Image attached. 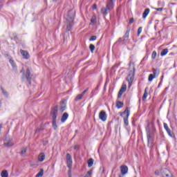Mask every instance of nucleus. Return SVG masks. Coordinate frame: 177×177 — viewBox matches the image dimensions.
<instances>
[{
	"instance_id": "nucleus-28",
	"label": "nucleus",
	"mask_w": 177,
	"mask_h": 177,
	"mask_svg": "<svg viewBox=\"0 0 177 177\" xmlns=\"http://www.w3.org/2000/svg\"><path fill=\"white\" fill-rule=\"evenodd\" d=\"M1 91H2V93L3 95H4V96H6V97H8V91H6V90L3 89V88H1Z\"/></svg>"
},
{
	"instance_id": "nucleus-45",
	"label": "nucleus",
	"mask_w": 177,
	"mask_h": 177,
	"mask_svg": "<svg viewBox=\"0 0 177 177\" xmlns=\"http://www.w3.org/2000/svg\"><path fill=\"white\" fill-rule=\"evenodd\" d=\"M155 175H160V171H158V170H156L155 171Z\"/></svg>"
},
{
	"instance_id": "nucleus-42",
	"label": "nucleus",
	"mask_w": 177,
	"mask_h": 177,
	"mask_svg": "<svg viewBox=\"0 0 177 177\" xmlns=\"http://www.w3.org/2000/svg\"><path fill=\"white\" fill-rule=\"evenodd\" d=\"M158 12H162V8H156Z\"/></svg>"
},
{
	"instance_id": "nucleus-31",
	"label": "nucleus",
	"mask_w": 177,
	"mask_h": 177,
	"mask_svg": "<svg viewBox=\"0 0 177 177\" xmlns=\"http://www.w3.org/2000/svg\"><path fill=\"white\" fill-rule=\"evenodd\" d=\"M27 153V148H22L21 151V155L24 156Z\"/></svg>"
},
{
	"instance_id": "nucleus-43",
	"label": "nucleus",
	"mask_w": 177,
	"mask_h": 177,
	"mask_svg": "<svg viewBox=\"0 0 177 177\" xmlns=\"http://www.w3.org/2000/svg\"><path fill=\"white\" fill-rule=\"evenodd\" d=\"M78 149H80V146L75 145V146L74 147V149H75V150H78Z\"/></svg>"
},
{
	"instance_id": "nucleus-17",
	"label": "nucleus",
	"mask_w": 177,
	"mask_h": 177,
	"mask_svg": "<svg viewBox=\"0 0 177 177\" xmlns=\"http://www.w3.org/2000/svg\"><path fill=\"white\" fill-rule=\"evenodd\" d=\"M150 13V9L149 8H146L142 13V19H146L147 17V15Z\"/></svg>"
},
{
	"instance_id": "nucleus-9",
	"label": "nucleus",
	"mask_w": 177,
	"mask_h": 177,
	"mask_svg": "<svg viewBox=\"0 0 177 177\" xmlns=\"http://www.w3.org/2000/svg\"><path fill=\"white\" fill-rule=\"evenodd\" d=\"M120 171L122 175H119V177H122L124 175H127V174H128V166L122 165L120 167Z\"/></svg>"
},
{
	"instance_id": "nucleus-18",
	"label": "nucleus",
	"mask_w": 177,
	"mask_h": 177,
	"mask_svg": "<svg viewBox=\"0 0 177 177\" xmlns=\"http://www.w3.org/2000/svg\"><path fill=\"white\" fill-rule=\"evenodd\" d=\"M44 160H45V153H41L38 156V161H39L40 162H42Z\"/></svg>"
},
{
	"instance_id": "nucleus-1",
	"label": "nucleus",
	"mask_w": 177,
	"mask_h": 177,
	"mask_svg": "<svg viewBox=\"0 0 177 177\" xmlns=\"http://www.w3.org/2000/svg\"><path fill=\"white\" fill-rule=\"evenodd\" d=\"M73 26H74V15L71 14V12L69 11L66 17V31H71L73 30Z\"/></svg>"
},
{
	"instance_id": "nucleus-14",
	"label": "nucleus",
	"mask_w": 177,
	"mask_h": 177,
	"mask_svg": "<svg viewBox=\"0 0 177 177\" xmlns=\"http://www.w3.org/2000/svg\"><path fill=\"white\" fill-rule=\"evenodd\" d=\"M20 53L22 55L24 59H26V60L30 59V54L28 53V51L21 49Z\"/></svg>"
},
{
	"instance_id": "nucleus-48",
	"label": "nucleus",
	"mask_w": 177,
	"mask_h": 177,
	"mask_svg": "<svg viewBox=\"0 0 177 177\" xmlns=\"http://www.w3.org/2000/svg\"><path fill=\"white\" fill-rule=\"evenodd\" d=\"M21 73H23L24 74V73H25L24 70H22V71H21Z\"/></svg>"
},
{
	"instance_id": "nucleus-19",
	"label": "nucleus",
	"mask_w": 177,
	"mask_h": 177,
	"mask_svg": "<svg viewBox=\"0 0 177 177\" xmlns=\"http://www.w3.org/2000/svg\"><path fill=\"white\" fill-rule=\"evenodd\" d=\"M116 107L117 109H122V107H124V103H122L121 101H117Z\"/></svg>"
},
{
	"instance_id": "nucleus-7",
	"label": "nucleus",
	"mask_w": 177,
	"mask_h": 177,
	"mask_svg": "<svg viewBox=\"0 0 177 177\" xmlns=\"http://www.w3.org/2000/svg\"><path fill=\"white\" fill-rule=\"evenodd\" d=\"M59 106H55L51 111V115L53 120H56L57 118V111H58Z\"/></svg>"
},
{
	"instance_id": "nucleus-22",
	"label": "nucleus",
	"mask_w": 177,
	"mask_h": 177,
	"mask_svg": "<svg viewBox=\"0 0 177 177\" xmlns=\"http://www.w3.org/2000/svg\"><path fill=\"white\" fill-rule=\"evenodd\" d=\"M87 164H88V168H91V167L93 165V158L88 159L87 161Z\"/></svg>"
},
{
	"instance_id": "nucleus-5",
	"label": "nucleus",
	"mask_w": 177,
	"mask_h": 177,
	"mask_svg": "<svg viewBox=\"0 0 177 177\" xmlns=\"http://www.w3.org/2000/svg\"><path fill=\"white\" fill-rule=\"evenodd\" d=\"M66 164L69 171H71V168H73V157L70 153L66 154Z\"/></svg>"
},
{
	"instance_id": "nucleus-38",
	"label": "nucleus",
	"mask_w": 177,
	"mask_h": 177,
	"mask_svg": "<svg viewBox=\"0 0 177 177\" xmlns=\"http://www.w3.org/2000/svg\"><path fill=\"white\" fill-rule=\"evenodd\" d=\"M122 93H124V92L120 91V90L118 92V99H120V97H121V96H122Z\"/></svg>"
},
{
	"instance_id": "nucleus-8",
	"label": "nucleus",
	"mask_w": 177,
	"mask_h": 177,
	"mask_svg": "<svg viewBox=\"0 0 177 177\" xmlns=\"http://www.w3.org/2000/svg\"><path fill=\"white\" fill-rule=\"evenodd\" d=\"M25 77L27 80L29 85H31V80L32 78V75H31V72L30 71V69L27 68Z\"/></svg>"
},
{
	"instance_id": "nucleus-30",
	"label": "nucleus",
	"mask_w": 177,
	"mask_h": 177,
	"mask_svg": "<svg viewBox=\"0 0 177 177\" xmlns=\"http://www.w3.org/2000/svg\"><path fill=\"white\" fill-rule=\"evenodd\" d=\"M89 49H90L91 53H93V51L95 50V45L90 44Z\"/></svg>"
},
{
	"instance_id": "nucleus-11",
	"label": "nucleus",
	"mask_w": 177,
	"mask_h": 177,
	"mask_svg": "<svg viewBox=\"0 0 177 177\" xmlns=\"http://www.w3.org/2000/svg\"><path fill=\"white\" fill-rule=\"evenodd\" d=\"M66 107H67V100H64L61 101L59 110L62 111V113H63V111H66Z\"/></svg>"
},
{
	"instance_id": "nucleus-26",
	"label": "nucleus",
	"mask_w": 177,
	"mask_h": 177,
	"mask_svg": "<svg viewBox=\"0 0 177 177\" xmlns=\"http://www.w3.org/2000/svg\"><path fill=\"white\" fill-rule=\"evenodd\" d=\"M167 53H168V48H165L160 53V56H165V55H167Z\"/></svg>"
},
{
	"instance_id": "nucleus-24",
	"label": "nucleus",
	"mask_w": 177,
	"mask_h": 177,
	"mask_svg": "<svg viewBox=\"0 0 177 177\" xmlns=\"http://www.w3.org/2000/svg\"><path fill=\"white\" fill-rule=\"evenodd\" d=\"M53 127L55 129V131H56V129H57V124L56 123V119H53Z\"/></svg>"
},
{
	"instance_id": "nucleus-46",
	"label": "nucleus",
	"mask_w": 177,
	"mask_h": 177,
	"mask_svg": "<svg viewBox=\"0 0 177 177\" xmlns=\"http://www.w3.org/2000/svg\"><path fill=\"white\" fill-rule=\"evenodd\" d=\"M42 131V129H37L36 132H41Z\"/></svg>"
},
{
	"instance_id": "nucleus-39",
	"label": "nucleus",
	"mask_w": 177,
	"mask_h": 177,
	"mask_svg": "<svg viewBox=\"0 0 177 177\" xmlns=\"http://www.w3.org/2000/svg\"><path fill=\"white\" fill-rule=\"evenodd\" d=\"M135 21V19L133 18H131L129 21V24H132Z\"/></svg>"
},
{
	"instance_id": "nucleus-16",
	"label": "nucleus",
	"mask_w": 177,
	"mask_h": 177,
	"mask_svg": "<svg viewBox=\"0 0 177 177\" xmlns=\"http://www.w3.org/2000/svg\"><path fill=\"white\" fill-rule=\"evenodd\" d=\"M163 125H164V128H165V129H166L168 135H169V136H172V133H171V129L168 127V124H167V123H164Z\"/></svg>"
},
{
	"instance_id": "nucleus-35",
	"label": "nucleus",
	"mask_w": 177,
	"mask_h": 177,
	"mask_svg": "<svg viewBox=\"0 0 177 177\" xmlns=\"http://www.w3.org/2000/svg\"><path fill=\"white\" fill-rule=\"evenodd\" d=\"M10 64L12 66V67H16V64H15V61H13V59H10Z\"/></svg>"
},
{
	"instance_id": "nucleus-51",
	"label": "nucleus",
	"mask_w": 177,
	"mask_h": 177,
	"mask_svg": "<svg viewBox=\"0 0 177 177\" xmlns=\"http://www.w3.org/2000/svg\"><path fill=\"white\" fill-rule=\"evenodd\" d=\"M53 2H56L57 0H53Z\"/></svg>"
},
{
	"instance_id": "nucleus-2",
	"label": "nucleus",
	"mask_w": 177,
	"mask_h": 177,
	"mask_svg": "<svg viewBox=\"0 0 177 177\" xmlns=\"http://www.w3.org/2000/svg\"><path fill=\"white\" fill-rule=\"evenodd\" d=\"M113 8H114V2L113 1V0H109L106 3V8L102 7L101 8V13H102L104 16H106V15H107L108 13H110V12L113 10Z\"/></svg>"
},
{
	"instance_id": "nucleus-47",
	"label": "nucleus",
	"mask_w": 177,
	"mask_h": 177,
	"mask_svg": "<svg viewBox=\"0 0 177 177\" xmlns=\"http://www.w3.org/2000/svg\"><path fill=\"white\" fill-rule=\"evenodd\" d=\"M118 42H122V38H119Z\"/></svg>"
},
{
	"instance_id": "nucleus-41",
	"label": "nucleus",
	"mask_w": 177,
	"mask_h": 177,
	"mask_svg": "<svg viewBox=\"0 0 177 177\" xmlns=\"http://www.w3.org/2000/svg\"><path fill=\"white\" fill-rule=\"evenodd\" d=\"M95 9H97V6L96 4H93V10H95Z\"/></svg>"
},
{
	"instance_id": "nucleus-29",
	"label": "nucleus",
	"mask_w": 177,
	"mask_h": 177,
	"mask_svg": "<svg viewBox=\"0 0 177 177\" xmlns=\"http://www.w3.org/2000/svg\"><path fill=\"white\" fill-rule=\"evenodd\" d=\"M153 78H156V77L153 74H150L149 75L148 81H149V82H151Z\"/></svg>"
},
{
	"instance_id": "nucleus-3",
	"label": "nucleus",
	"mask_w": 177,
	"mask_h": 177,
	"mask_svg": "<svg viewBox=\"0 0 177 177\" xmlns=\"http://www.w3.org/2000/svg\"><path fill=\"white\" fill-rule=\"evenodd\" d=\"M134 78H135V66H133V70L129 71L127 78L129 82V86H131L132 85Z\"/></svg>"
},
{
	"instance_id": "nucleus-27",
	"label": "nucleus",
	"mask_w": 177,
	"mask_h": 177,
	"mask_svg": "<svg viewBox=\"0 0 177 177\" xmlns=\"http://www.w3.org/2000/svg\"><path fill=\"white\" fill-rule=\"evenodd\" d=\"M1 176L2 177H8L9 176V174H8V171L3 170L1 171Z\"/></svg>"
},
{
	"instance_id": "nucleus-49",
	"label": "nucleus",
	"mask_w": 177,
	"mask_h": 177,
	"mask_svg": "<svg viewBox=\"0 0 177 177\" xmlns=\"http://www.w3.org/2000/svg\"><path fill=\"white\" fill-rule=\"evenodd\" d=\"M1 129H2V125H0V132Z\"/></svg>"
},
{
	"instance_id": "nucleus-4",
	"label": "nucleus",
	"mask_w": 177,
	"mask_h": 177,
	"mask_svg": "<svg viewBox=\"0 0 177 177\" xmlns=\"http://www.w3.org/2000/svg\"><path fill=\"white\" fill-rule=\"evenodd\" d=\"M120 115L122 117H124V124L128 126L129 125L128 118L129 117V109H128V107L126 108L124 111H123L122 113H120Z\"/></svg>"
},
{
	"instance_id": "nucleus-10",
	"label": "nucleus",
	"mask_w": 177,
	"mask_h": 177,
	"mask_svg": "<svg viewBox=\"0 0 177 177\" xmlns=\"http://www.w3.org/2000/svg\"><path fill=\"white\" fill-rule=\"evenodd\" d=\"M88 91H89L88 88H86V90H84L81 94L77 95L75 98V102L81 100L82 97H84V95H85L88 92Z\"/></svg>"
},
{
	"instance_id": "nucleus-32",
	"label": "nucleus",
	"mask_w": 177,
	"mask_h": 177,
	"mask_svg": "<svg viewBox=\"0 0 177 177\" xmlns=\"http://www.w3.org/2000/svg\"><path fill=\"white\" fill-rule=\"evenodd\" d=\"M93 169H91L86 174L84 177H91V175H92Z\"/></svg>"
},
{
	"instance_id": "nucleus-15",
	"label": "nucleus",
	"mask_w": 177,
	"mask_h": 177,
	"mask_svg": "<svg viewBox=\"0 0 177 177\" xmlns=\"http://www.w3.org/2000/svg\"><path fill=\"white\" fill-rule=\"evenodd\" d=\"M67 118H68V113L65 112L62 116L61 121L62 122H66V121H67Z\"/></svg>"
},
{
	"instance_id": "nucleus-36",
	"label": "nucleus",
	"mask_w": 177,
	"mask_h": 177,
	"mask_svg": "<svg viewBox=\"0 0 177 177\" xmlns=\"http://www.w3.org/2000/svg\"><path fill=\"white\" fill-rule=\"evenodd\" d=\"M91 21L93 24H95V23H96V17H93L91 19Z\"/></svg>"
},
{
	"instance_id": "nucleus-21",
	"label": "nucleus",
	"mask_w": 177,
	"mask_h": 177,
	"mask_svg": "<svg viewBox=\"0 0 177 177\" xmlns=\"http://www.w3.org/2000/svg\"><path fill=\"white\" fill-rule=\"evenodd\" d=\"M152 71H153L152 75H153L155 77H157L160 74V70L159 69L153 68Z\"/></svg>"
},
{
	"instance_id": "nucleus-13",
	"label": "nucleus",
	"mask_w": 177,
	"mask_h": 177,
	"mask_svg": "<svg viewBox=\"0 0 177 177\" xmlns=\"http://www.w3.org/2000/svg\"><path fill=\"white\" fill-rule=\"evenodd\" d=\"M3 145L6 147H12V146H13V142H12V139L8 138L5 139Z\"/></svg>"
},
{
	"instance_id": "nucleus-44",
	"label": "nucleus",
	"mask_w": 177,
	"mask_h": 177,
	"mask_svg": "<svg viewBox=\"0 0 177 177\" xmlns=\"http://www.w3.org/2000/svg\"><path fill=\"white\" fill-rule=\"evenodd\" d=\"M100 171H102V173L104 172V167H100Z\"/></svg>"
},
{
	"instance_id": "nucleus-12",
	"label": "nucleus",
	"mask_w": 177,
	"mask_h": 177,
	"mask_svg": "<svg viewBox=\"0 0 177 177\" xmlns=\"http://www.w3.org/2000/svg\"><path fill=\"white\" fill-rule=\"evenodd\" d=\"M99 118L103 122L106 121V120H107V114H106V111H101L99 113Z\"/></svg>"
},
{
	"instance_id": "nucleus-34",
	"label": "nucleus",
	"mask_w": 177,
	"mask_h": 177,
	"mask_svg": "<svg viewBox=\"0 0 177 177\" xmlns=\"http://www.w3.org/2000/svg\"><path fill=\"white\" fill-rule=\"evenodd\" d=\"M156 57H157V52L153 51L152 55H151L152 59H156Z\"/></svg>"
},
{
	"instance_id": "nucleus-25",
	"label": "nucleus",
	"mask_w": 177,
	"mask_h": 177,
	"mask_svg": "<svg viewBox=\"0 0 177 177\" xmlns=\"http://www.w3.org/2000/svg\"><path fill=\"white\" fill-rule=\"evenodd\" d=\"M44 176V169H40L39 172L36 175V177H42Z\"/></svg>"
},
{
	"instance_id": "nucleus-40",
	"label": "nucleus",
	"mask_w": 177,
	"mask_h": 177,
	"mask_svg": "<svg viewBox=\"0 0 177 177\" xmlns=\"http://www.w3.org/2000/svg\"><path fill=\"white\" fill-rule=\"evenodd\" d=\"M140 32H142V27L138 28V35H140Z\"/></svg>"
},
{
	"instance_id": "nucleus-6",
	"label": "nucleus",
	"mask_w": 177,
	"mask_h": 177,
	"mask_svg": "<svg viewBox=\"0 0 177 177\" xmlns=\"http://www.w3.org/2000/svg\"><path fill=\"white\" fill-rule=\"evenodd\" d=\"M147 131V142L149 147H153V140L151 139V136L150 134V128L149 127L146 129Z\"/></svg>"
},
{
	"instance_id": "nucleus-20",
	"label": "nucleus",
	"mask_w": 177,
	"mask_h": 177,
	"mask_svg": "<svg viewBox=\"0 0 177 177\" xmlns=\"http://www.w3.org/2000/svg\"><path fill=\"white\" fill-rule=\"evenodd\" d=\"M123 38H124V39L122 40V42H125V41H127V39H128V38H129V30H127Z\"/></svg>"
},
{
	"instance_id": "nucleus-33",
	"label": "nucleus",
	"mask_w": 177,
	"mask_h": 177,
	"mask_svg": "<svg viewBox=\"0 0 177 177\" xmlns=\"http://www.w3.org/2000/svg\"><path fill=\"white\" fill-rule=\"evenodd\" d=\"M120 91L124 93L127 91V85H123Z\"/></svg>"
},
{
	"instance_id": "nucleus-50",
	"label": "nucleus",
	"mask_w": 177,
	"mask_h": 177,
	"mask_svg": "<svg viewBox=\"0 0 177 177\" xmlns=\"http://www.w3.org/2000/svg\"><path fill=\"white\" fill-rule=\"evenodd\" d=\"M2 106V103L1 102V101H0V107Z\"/></svg>"
},
{
	"instance_id": "nucleus-23",
	"label": "nucleus",
	"mask_w": 177,
	"mask_h": 177,
	"mask_svg": "<svg viewBox=\"0 0 177 177\" xmlns=\"http://www.w3.org/2000/svg\"><path fill=\"white\" fill-rule=\"evenodd\" d=\"M147 96H148L147 88H146L145 90L144 95H143V96H142V100H143V102H145V99L147 98Z\"/></svg>"
},
{
	"instance_id": "nucleus-37",
	"label": "nucleus",
	"mask_w": 177,
	"mask_h": 177,
	"mask_svg": "<svg viewBox=\"0 0 177 177\" xmlns=\"http://www.w3.org/2000/svg\"><path fill=\"white\" fill-rule=\"evenodd\" d=\"M96 38H97L96 36H91L89 41H96Z\"/></svg>"
}]
</instances>
